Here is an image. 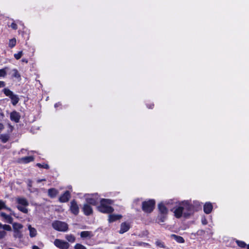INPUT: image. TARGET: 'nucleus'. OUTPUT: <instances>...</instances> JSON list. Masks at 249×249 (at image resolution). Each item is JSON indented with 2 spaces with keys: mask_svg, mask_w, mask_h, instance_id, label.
<instances>
[{
  "mask_svg": "<svg viewBox=\"0 0 249 249\" xmlns=\"http://www.w3.org/2000/svg\"><path fill=\"white\" fill-rule=\"evenodd\" d=\"M171 211L176 218L188 217L193 213L194 207L188 201L177 202L173 200Z\"/></svg>",
  "mask_w": 249,
  "mask_h": 249,
  "instance_id": "f257e3e1",
  "label": "nucleus"
},
{
  "mask_svg": "<svg viewBox=\"0 0 249 249\" xmlns=\"http://www.w3.org/2000/svg\"><path fill=\"white\" fill-rule=\"evenodd\" d=\"M171 211L176 218L188 217L193 213L194 207L188 201L177 202L173 200Z\"/></svg>",
  "mask_w": 249,
  "mask_h": 249,
  "instance_id": "f03ea898",
  "label": "nucleus"
},
{
  "mask_svg": "<svg viewBox=\"0 0 249 249\" xmlns=\"http://www.w3.org/2000/svg\"><path fill=\"white\" fill-rule=\"evenodd\" d=\"M112 203L110 199H102L100 200V205L97 207L99 211L105 213H109L113 212L114 209L110 205Z\"/></svg>",
  "mask_w": 249,
  "mask_h": 249,
  "instance_id": "7ed1b4c3",
  "label": "nucleus"
},
{
  "mask_svg": "<svg viewBox=\"0 0 249 249\" xmlns=\"http://www.w3.org/2000/svg\"><path fill=\"white\" fill-rule=\"evenodd\" d=\"M173 204V200H170L166 201L165 203L161 202L158 205V208L160 213L163 214H167L168 209H172V205Z\"/></svg>",
  "mask_w": 249,
  "mask_h": 249,
  "instance_id": "20e7f679",
  "label": "nucleus"
},
{
  "mask_svg": "<svg viewBox=\"0 0 249 249\" xmlns=\"http://www.w3.org/2000/svg\"><path fill=\"white\" fill-rule=\"evenodd\" d=\"M3 92L6 96L10 98L13 105L16 106L18 103L19 100L18 95L15 94L13 91L7 88L4 89Z\"/></svg>",
  "mask_w": 249,
  "mask_h": 249,
  "instance_id": "39448f33",
  "label": "nucleus"
},
{
  "mask_svg": "<svg viewBox=\"0 0 249 249\" xmlns=\"http://www.w3.org/2000/svg\"><path fill=\"white\" fill-rule=\"evenodd\" d=\"M18 205V209L23 213H27L28 212L26 207L29 205L28 201L24 198H18L17 199Z\"/></svg>",
  "mask_w": 249,
  "mask_h": 249,
  "instance_id": "423d86ee",
  "label": "nucleus"
},
{
  "mask_svg": "<svg viewBox=\"0 0 249 249\" xmlns=\"http://www.w3.org/2000/svg\"><path fill=\"white\" fill-rule=\"evenodd\" d=\"M52 226L55 230L66 231L68 229V226L67 223L60 221H55L52 223Z\"/></svg>",
  "mask_w": 249,
  "mask_h": 249,
  "instance_id": "0eeeda50",
  "label": "nucleus"
},
{
  "mask_svg": "<svg viewBox=\"0 0 249 249\" xmlns=\"http://www.w3.org/2000/svg\"><path fill=\"white\" fill-rule=\"evenodd\" d=\"M155 202L154 200L151 199L147 201L142 202V210L146 213H151L154 209Z\"/></svg>",
  "mask_w": 249,
  "mask_h": 249,
  "instance_id": "6e6552de",
  "label": "nucleus"
},
{
  "mask_svg": "<svg viewBox=\"0 0 249 249\" xmlns=\"http://www.w3.org/2000/svg\"><path fill=\"white\" fill-rule=\"evenodd\" d=\"M87 203L93 205L97 204L99 201V197L97 194L88 195L86 196Z\"/></svg>",
  "mask_w": 249,
  "mask_h": 249,
  "instance_id": "1a4fd4ad",
  "label": "nucleus"
},
{
  "mask_svg": "<svg viewBox=\"0 0 249 249\" xmlns=\"http://www.w3.org/2000/svg\"><path fill=\"white\" fill-rule=\"evenodd\" d=\"M54 244L60 249H68L70 247V244L68 242L58 239L54 240Z\"/></svg>",
  "mask_w": 249,
  "mask_h": 249,
  "instance_id": "9d476101",
  "label": "nucleus"
},
{
  "mask_svg": "<svg viewBox=\"0 0 249 249\" xmlns=\"http://www.w3.org/2000/svg\"><path fill=\"white\" fill-rule=\"evenodd\" d=\"M0 229H2V231L0 230V240L4 238L6 235V232L4 231H11V227L8 225H2L0 223Z\"/></svg>",
  "mask_w": 249,
  "mask_h": 249,
  "instance_id": "9b49d317",
  "label": "nucleus"
},
{
  "mask_svg": "<svg viewBox=\"0 0 249 249\" xmlns=\"http://www.w3.org/2000/svg\"><path fill=\"white\" fill-rule=\"evenodd\" d=\"M71 211L75 215L79 213V207L75 200H72L71 203Z\"/></svg>",
  "mask_w": 249,
  "mask_h": 249,
  "instance_id": "f8f14e48",
  "label": "nucleus"
},
{
  "mask_svg": "<svg viewBox=\"0 0 249 249\" xmlns=\"http://www.w3.org/2000/svg\"><path fill=\"white\" fill-rule=\"evenodd\" d=\"M130 228V224L126 222H123L121 225L119 233L123 234L129 230Z\"/></svg>",
  "mask_w": 249,
  "mask_h": 249,
  "instance_id": "ddd939ff",
  "label": "nucleus"
},
{
  "mask_svg": "<svg viewBox=\"0 0 249 249\" xmlns=\"http://www.w3.org/2000/svg\"><path fill=\"white\" fill-rule=\"evenodd\" d=\"M70 197V193L67 191L60 196L59 200L61 202H66L69 200Z\"/></svg>",
  "mask_w": 249,
  "mask_h": 249,
  "instance_id": "4468645a",
  "label": "nucleus"
},
{
  "mask_svg": "<svg viewBox=\"0 0 249 249\" xmlns=\"http://www.w3.org/2000/svg\"><path fill=\"white\" fill-rule=\"evenodd\" d=\"M20 115L19 113L16 111L12 112L10 114V119L12 121L15 122L16 123L18 122L20 119Z\"/></svg>",
  "mask_w": 249,
  "mask_h": 249,
  "instance_id": "2eb2a0df",
  "label": "nucleus"
},
{
  "mask_svg": "<svg viewBox=\"0 0 249 249\" xmlns=\"http://www.w3.org/2000/svg\"><path fill=\"white\" fill-rule=\"evenodd\" d=\"M83 210L85 214L86 215H89L92 213V209L88 203L84 205Z\"/></svg>",
  "mask_w": 249,
  "mask_h": 249,
  "instance_id": "dca6fc26",
  "label": "nucleus"
},
{
  "mask_svg": "<svg viewBox=\"0 0 249 249\" xmlns=\"http://www.w3.org/2000/svg\"><path fill=\"white\" fill-rule=\"evenodd\" d=\"M213 208L212 203L206 202L204 205V212L207 214H209L212 212Z\"/></svg>",
  "mask_w": 249,
  "mask_h": 249,
  "instance_id": "f3484780",
  "label": "nucleus"
},
{
  "mask_svg": "<svg viewBox=\"0 0 249 249\" xmlns=\"http://www.w3.org/2000/svg\"><path fill=\"white\" fill-rule=\"evenodd\" d=\"M122 217V216L120 214H109L108 216V221L109 223H111L120 219Z\"/></svg>",
  "mask_w": 249,
  "mask_h": 249,
  "instance_id": "a211bd4d",
  "label": "nucleus"
},
{
  "mask_svg": "<svg viewBox=\"0 0 249 249\" xmlns=\"http://www.w3.org/2000/svg\"><path fill=\"white\" fill-rule=\"evenodd\" d=\"M0 215L1 217H2L6 222H7L10 224H12L13 222V218L10 215H7L4 213H1Z\"/></svg>",
  "mask_w": 249,
  "mask_h": 249,
  "instance_id": "6ab92c4d",
  "label": "nucleus"
},
{
  "mask_svg": "<svg viewBox=\"0 0 249 249\" xmlns=\"http://www.w3.org/2000/svg\"><path fill=\"white\" fill-rule=\"evenodd\" d=\"M80 236L83 238H90L93 236V234L90 231H83L80 233Z\"/></svg>",
  "mask_w": 249,
  "mask_h": 249,
  "instance_id": "aec40b11",
  "label": "nucleus"
},
{
  "mask_svg": "<svg viewBox=\"0 0 249 249\" xmlns=\"http://www.w3.org/2000/svg\"><path fill=\"white\" fill-rule=\"evenodd\" d=\"M34 160V157L33 156L25 157L21 158L19 161L21 163H27Z\"/></svg>",
  "mask_w": 249,
  "mask_h": 249,
  "instance_id": "412c9836",
  "label": "nucleus"
},
{
  "mask_svg": "<svg viewBox=\"0 0 249 249\" xmlns=\"http://www.w3.org/2000/svg\"><path fill=\"white\" fill-rule=\"evenodd\" d=\"M28 230L30 231V236L32 238L35 237L37 234L36 229L32 227L30 225L28 226Z\"/></svg>",
  "mask_w": 249,
  "mask_h": 249,
  "instance_id": "4be33fe9",
  "label": "nucleus"
},
{
  "mask_svg": "<svg viewBox=\"0 0 249 249\" xmlns=\"http://www.w3.org/2000/svg\"><path fill=\"white\" fill-rule=\"evenodd\" d=\"M171 237L175 240L178 243H183L185 242L183 238L180 236H178L176 234H171Z\"/></svg>",
  "mask_w": 249,
  "mask_h": 249,
  "instance_id": "5701e85b",
  "label": "nucleus"
},
{
  "mask_svg": "<svg viewBox=\"0 0 249 249\" xmlns=\"http://www.w3.org/2000/svg\"><path fill=\"white\" fill-rule=\"evenodd\" d=\"M58 194V191L54 188H51L48 190V195L51 197H54Z\"/></svg>",
  "mask_w": 249,
  "mask_h": 249,
  "instance_id": "b1692460",
  "label": "nucleus"
},
{
  "mask_svg": "<svg viewBox=\"0 0 249 249\" xmlns=\"http://www.w3.org/2000/svg\"><path fill=\"white\" fill-rule=\"evenodd\" d=\"M13 227L14 231H20L23 228V226L20 223H14Z\"/></svg>",
  "mask_w": 249,
  "mask_h": 249,
  "instance_id": "393cba45",
  "label": "nucleus"
},
{
  "mask_svg": "<svg viewBox=\"0 0 249 249\" xmlns=\"http://www.w3.org/2000/svg\"><path fill=\"white\" fill-rule=\"evenodd\" d=\"M166 215L167 214H163L160 213L157 218L158 222H163L165 221L166 218Z\"/></svg>",
  "mask_w": 249,
  "mask_h": 249,
  "instance_id": "a878e982",
  "label": "nucleus"
},
{
  "mask_svg": "<svg viewBox=\"0 0 249 249\" xmlns=\"http://www.w3.org/2000/svg\"><path fill=\"white\" fill-rule=\"evenodd\" d=\"M9 137L7 134H1L0 135V140L3 143L6 142L9 140Z\"/></svg>",
  "mask_w": 249,
  "mask_h": 249,
  "instance_id": "bb28decb",
  "label": "nucleus"
},
{
  "mask_svg": "<svg viewBox=\"0 0 249 249\" xmlns=\"http://www.w3.org/2000/svg\"><path fill=\"white\" fill-rule=\"evenodd\" d=\"M66 239L70 242L73 243L75 240V237L72 234H67L65 236Z\"/></svg>",
  "mask_w": 249,
  "mask_h": 249,
  "instance_id": "cd10ccee",
  "label": "nucleus"
},
{
  "mask_svg": "<svg viewBox=\"0 0 249 249\" xmlns=\"http://www.w3.org/2000/svg\"><path fill=\"white\" fill-rule=\"evenodd\" d=\"M14 236L16 238H21L22 234L20 231H14Z\"/></svg>",
  "mask_w": 249,
  "mask_h": 249,
  "instance_id": "c85d7f7f",
  "label": "nucleus"
},
{
  "mask_svg": "<svg viewBox=\"0 0 249 249\" xmlns=\"http://www.w3.org/2000/svg\"><path fill=\"white\" fill-rule=\"evenodd\" d=\"M236 243L238 246L242 248H245L247 246L246 244L244 241L236 240Z\"/></svg>",
  "mask_w": 249,
  "mask_h": 249,
  "instance_id": "c756f323",
  "label": "nucleus"
},
{
  "mask_svg": "<svg viewBox=\"0 0 249 249\" xmlns=\"http://www.w3.org/2000/svg\"><path fill=\"white\" fill-rule=\"evenodd\" d=\"M16 44V39L15 38H12L9 40V46L10 48H13Z\"/></svg>",
  "mask_w": 249,
  "mask_h": 249,
  "instance_id": "7c9ffc66",
  "label": "nucleus"
},
{
  "mask_svg": "<svg viewBox=\"0 0 249 249\" xmlns=\"http://www.w3.org/2000/svg\"><path fill=\"white\" fill-rule=\"evenodd\" d=\"M12 72H13V73H12L13 76H14L16 78H18L20 77V75L17 69L13 70Z\"/></svg>",
  "mask_w": 249,
  "mask_h": 249,
  "instance_id": "2f4dec72",
  "label": "nucleus"
},
{
  "mask_svg": "<svg viewBox=\"0 0 249 249\" xmlns=\"http://www.w3.org/2000/svg\"><path fill=\"white\" fill-rule=\"evenodd\" d=\"M155 244L158 247L160 248H165V247L164 243L160 240L156 241Z\"/></svg>",
  "mask_w": 249,
  "mask_h": 249,
  "instance_id": "473e14b6",
  "label": "nucleus"
},
{
  "mask_svg": "<svg viewBox=\"0 0 249 249\" xmlns=\"http://www.w3.org/2000/svg\"><path fill=\"white\" fill-rule=\"evenodd\" d=\"M36 166H37L39 168H45V169H47L49 168V165L47 164H45V163H44V164L37 163Z\"/></svg>",
  "mask_w": 249,
  "mask_h": 249,
  "instance_id": "72a5a7b5",
  "label": "nucleus"
},
{
  "mask_svg": "<svg viewBox=\"0 0 249 249\" xmlns=\"http://www.w3.org/2000/svg\"><path fill=\"white\" fill-rule=\"evenodd\" d=\"M6 68L0 70V77H4L6 75Z\"/></svg>",
  "mask_w": 249,
  "mask_h": 249,
  "instance_id": "f704fd0d",
  "label": "nucleus"
},
{
  "mask_svg": "<svg viewBox=\"0 0 249 249\" xmlns=\"http://www.w3.org/2000/svg\"><path fill=\"white\" fill-rule=\"evenodd\" d=\"M22 54H23L22 52L20 51L18 53H15L14 54V57L16 59L18 60L19 59H20L21 57Z\"/></svg>",
  "mask_w": 249,
  "mask_h": 249,
  "instance_id": "c9c22d12",
  "label": "nucleus"
},
{
  "mask_svg": "<svg viewBox=\"0 0 249 249\" xmlns=\"http://www.w3.org/2000/svg\"><path fill=\"white\" fill-rule=\"evenodd\" d=\"M75 249H87L83 245L80 244H76L74 246Z\"/></svg>",
  "mask_w": 249,
  "mask_h": 249,
  "instance_id": "e433bc0d",
  "label": "nucleus"
},
{
  "mask_svg": "<svg viewBox=\"0 0 249 249\" xmlns=\"http://www.w3.org/2000/svg\"><path fill=\"white\" fill-rule=\"evenodd\" d=\"M6 208L5 202L2 200H0V210Z\"/></svg>",
  "mask_w": 249,
  "mask_h": 249,
  "instance_id": "4c0bfd02",
  "label": "nucleus"
},
{
  "mask_svg": "<svg viewBox=\"0 0 249 249\" xmlns=\"http://www.w3.org/2000/svg\"><path fill=\"white\" fill-rule=\"evenodd\" d=\"M201 222L203 225H206L207 224V220L205 216L201 218Z\"/></svg>",
  "mask_w": 249,
  "mask_h": 249,
  "instance_id": "58836bf2",
  "label": "nucleus"
},
{
  "mask_svg": "<svg viewBox=\"0 0 249 249\" xmlns=\"http://www.w3.org/2000/svg\"><path fill=\"white\" fill-rule=\"evenodd\" d=\"M11 28H12L13 29H17V24L14 23V22H13L11 25Z\"/></svg>",
  "mask_w": 249,
  "mask_h": 249,
  "instance_id": "ea45409f",
  "label": "nucleus"
},
{
  "mask_svg": "<svg viewBox=\"0 0 249 249\" xmlns=\"http://www.w3.org/2000/svg\"><path fill=\"white\" fill-rule=\"evenodd\" d=\"M5 84L3 81H0V88L5 87Z\"/></svg>",
  "mask_w": 249,
  "mask_h": 249,
  "instance_id": "a19ab883",
  "label": "nucleus"
},
{
  "mask_svg": "<svg viewBox=\"0 0 249 249\" xmlns=\"http://www.w3.org/2000/svg\"><path fill=\"white\" fill-rule=\"evenodd\" d=\"M4 209H6V210L9 211V212H11V214L14 215V213L12 212V210L10 208H8V207H7L6 206V208H5Z\"/></svg>",
  "mask_w": 249,
  "mask_h": 249,
  "instance_id": "79ce46f5",
  "label": "nucleus"
},
{
  "mask_svg": "<svg viewBox=\"0 0 249 249\" xmlns=\"http://www.w3.org/2000/svg\"><path fill=\"white\" fill-rule=\"evenodd\" d=\"M4 128L3 125L0 123V131H1Z\"/></svg>",
  "mask_w": 249,
  "mask_h": 249,
  "instance_id": "37998d69",
  "label": "nucleus"
},
{
  "mask_svg": "<svg viewBox=\"0 0 249 249\" xmlns=\"http://www.w3.org/2000/svg\"><path fill=\"white\" fill-rule=\"evenodd\" d=\"M21 61H22V62H24L25 63H28L27 59H26L25 58L22 59Z\"/></svg>",
  "mask_w": 249,
  "mask_h": 249,
  "instance_id": "c03bdc74",
  "label": "nucleus"
},
{
  "mask_svg": "<svg viewBox=\"0 0 249 249\" xmlns=\"http://www.w3.org/2000/svg\"><path fill=\"white\" fill-rule=\"evenodd\" d=\"M45 180H46V179H38V180H37V182L38 183H39V182H41V181H45Z\"/></svg>",
  "mask_w": 249,
  "mask_h": 249,
  "instance_id": "a18cd8bd",
  "label": "nucleus"
},
{
  "mask_svg": "<svg viewBox=\"0 0 249 249\" xmlns=\"http://www.w3.org/2000/svg\"><path fill=\"white\" fill-rule=\"evenodd\" d=\"M59 103H56L54 105V107H58L59 106Z\"/></svg>",
  "mask_w": 249,
  "mask_h": 249,
  "instance_id": "49530a36",
  "label": "nucleus"
},
{
  "mask_svg": "<svg viewBox=\"0 0 249 249\" xmlns=\"http://www.w3.org/2000/svg\"><path fill=\"white\" fill-rule=\"evenodd\" d=\"M154 106V105L153 104H152L150 107H149V108H152Z\"/></svg>",
  "mask_w": 249,
  "mask_h": 249,
  "instance_id": "de8ad7c7",
  "label": "nucleus"
},
{
  "mask_svg": "<svg viewBox=\"0 0 249 249\" xmlns=\"http://www.w3.org/2000/svg\"><path fill=\"white\" fill-rule=\"evenodd\" d=\"M142 244H143V245H148V244H147V243H141L140 245H142Z\"/></svg>",
  "mask_w": 249,
  "mask_h": 249,
  "instance_id": "09e8293b",
  "label": "nucleus"
},
{
  "mask_svg": "<svg viewBox=\"0 0 249 249\" xmlns=\"http://www.w3.org/2000/svg\"><path fill=\"white\" fill-rule=\"evenodd\" d=\"M247 249H249V244L247 246Z\"/></svg>",
  "mask_w": 249,
  "mask_h": 249,
  "instance_id": "8fccbe9b",
  "label": "nucleus"
}]
</instances>
